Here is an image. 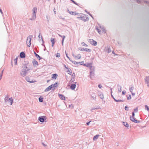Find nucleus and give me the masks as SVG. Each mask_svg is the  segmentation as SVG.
I'll return each mask as SVG.
<instances>
[{
	"label": "nucleus",
	"instance_id": "obj_24",
	"mask_svg": "<svg viewBox=\"0 0 149 149\" xmlns=\"http://www.w3.org/2000/svg\"><path fill=\"white\" fill-rule=\"evenodd\" d=\"M34 53L38 58L39 60L40 59V57L35 52H34Z\"/></svg>",
	"mask_w": 149,
	"mask_h": 149
},
{
	"label": "nucleus",
	"instance_id": "obj_22",
	"mask_svg": "<svg viewBox=\"0 0 149 149\" xmlns=\"http://www.w3.org/2000/svg\"><path fill=\"white\" fill-rule=\"evenodd\" d=\"M52 86V88H54L55 87H56L58 86V83H56L54 84H53L51 85Z\"/></svg>",
	"mask_w": 149,
	"mask_h": 149
},
{
	"label": "nucleus",
	"instance_id": "obj_30",
	"mask_svg": "<svg viewBox=\"0 0 149 149\" xmlns=\"http://www.w3.org/2000/svg\"><path fill=\"white\" fill-rule=\"evenodd\" d=\"M43 98L41 97H40L39 98V101L40 102H42L43 101V100H43Z\"/></svg>",
	"mask_w": 149,
	"mask_h": 149
},
{
	"label": "nucleus",
	"instance_id": "obj_34",
	"mask_svg": "<svg viewBox=\"0 0 149 149\" xmlns=\"http://www.w3.org/2000/svg\"><path fill=\"white\" fill-rule=\"evenodd\" d=\"M138 108H136V109H134V112H137L138 111Z\"/></svg>",
	"mask_w": 149,
	"mask_h": 149
},
{
	"label": "nucleus",
	"instance_id": "obj_23",
	"mask_svg": "<svg viewBox=\"0 0 149 149\" xmlns=\"http://www.w3.org/2000/svg\"><path fill=\"white\" fill-rule=\"evenodd\" d=\"M39 120L41 122H43L44 121V119L42 117H39Z\"/></svg>",
	"mask_w": 149,
	"mask_h": 149
},
{
	"label": "nucleus",
	"instance_id": "obj_19",
	"mask_svg": "<svg viewBox=\"0 0 149 149\" xmlns=\"http://www.w3.org/2000/svg\"><path fill=\"white\" fill-rule=\"evenodd\" d=\"M20 56L21 58H24L25 57V55L24 53L23 52H21L20 54Z\"/></svg>",
	"mask_w": 149,
	"mask_h": 149
},
{
	"label": "nucleus",
	"instance_id": "obj_1",
	"mask_svg": "<svg viewBox=\"0 0 149 149\" xmlns=\"http://www.w3.org/2000/svg\"><path fill=\"white\" fill-rule=\"evenodd\" d=\"M77 18L82 20L84 22H86L88 19V17L86 15L83 14H80L79 15V16L77 17Z\"/></svg>",
	"mask_w": 149,
	"mask_h": 149
},
{
	"label": "nucleus",
	"instance_id": "obj_50",
	"mask_svg": "<svg viewBox=\"0 0 149 149\" xmlns=\"http://www.w3.org/2000/svg\"><path fill=\"white\" fill-rule=\"evenodd\" d=\"M65 54H66V55H67V54H66V53H65Z\"/></svg>",
	"mask_w": 149,
	"mask_h": 149
},
{
	"label": "nucleus",
	"instance_id": "obj_7",
	"mask_svg": "<svg viewBox=\"0 0 149 149\" xmlns=\"http://www.w3.org/2000/svg\"><path fill=\"white\" fill-rule=\"evenodd\" d=\"M130 119L132 121L135 123H138L139 122V121L136 120L134 119V116H131L130 117Z\"/></svg>",
	"mask_w": 149,
	"mask_h": 149
},
{
	"label": "nucleus",
	"instance_id": "obj_33",
	"mask_svg": "<svg viewBox=\"0 0 149 149\" xmlns=\"http://www.w3.org/2000/svg\"><path fill=\"white\" fill-rule=\"evenodd\" d=\"M65 36H63V40H62V45H63V41H64V39L65 38Z\"/></svg>",
	"mask_w": 149,
	"mask_h": 149
},
{
	"label": "nucleus",
	"instance_id": "obj_12",
	"mask_svg": "<svg viewBox=\"0 0 149 149\" xmlns=\"http://www.w3.org/2000/svg\"><path fill=\"white\" fill-rule=\"evenodd\" d=\"M74 57L77 59H79L81 58V56L80 54H78L77 55L74 54Z\"/></svg>",
	"mask_w": 149,
	"mask_h": 149
},
{
	"label": "nucleus",
	"instance_id": "obj_20",
	"mask_svg": "<svg viewBox=\"0 0 149 149\" xmlns=\"http://www.w3.org/2000/svg\"><path fill=\"white\" fill-rule=\"evenodd\" d=\"M76 86L75 84H72L71 85L70 87V88L72 90H74L75 89Z\"/></svg>",
	"mask_w": 149,
	"mask_h": 149
},
{
	"label": "nucleus",
	"instance_id": "obj_21",
	"mask_svg": "<svg viewBox=\"0 0 149 149\" xmlns=\"http://www.w3.org/2000/svg\"><path fill=\"white\" fill-rule=\"evenodd\" d=\"M101 32H102V34H105L106 33V30H105V29H104V28H102Z\"/></svg>",
	"mask_w": 149,
	"mask_h": 149
},
{
	"label": "nucleus",
	"instance_id": "obj_9",
	"mask_svg": "<svg viewBox=\"0 0 149 149\" xmlns=\"http://www.w3.org/2000/svg\"><path fill=\"white\" fill-rule=\"evenodd\" d=\"M32 63L34 66L36 67L38 65V63L37 61L35 59H33L32 61Z\"/></svg>",
	"mask_w": 149,
	"mask_h": 149
},
{
	"label": "nucleus",
	"instance_id": "obj_4",
	"mask_svg": "<svg viewBox=\"0 0 149 149\" xmlns=\"http://www.w3.org/2000/svg\"><path fill=\"white\" fill-rule=\"evenodd\" d=\"M88 41L93 45L96 46L97 45V42L93 39H89Z\"/></svg>",
	"mask_w": 149,
	"mask_h": 149
},
{
	"label": "nucleus",
	"instance_id": "obj_36",
	"mask_svg": "<svg viewBox=\"0 0 149 149\" xmlns=\"http://www.w3.org/2000/svg\"><path fill=\"white\" fill-rule=\"evenodd\" d=\"M146 81H148L149 80V77H146Z\"/></svg>",
	"mask_w": 149,
	"mask_h": 149
},
{
	"label": "nucleus",
	"instance_id": "obj_38",
	"mask_svg": "<svg viewBox=\"0 0 149 149\" xmlns=\"http://www.w3.org/2000/svg\"><path fill=\"white\" fill-rule=\"evenodd\" d=\"M133 87H131L130 89V91L131 92H132V91L133 90Z\"/></svg>",
	"mask_w": 149,
	"mask_h": 149
},
{
	"label": "nucleus",
	"instance_id": "obj_11",
	"mask_svg": "<svg viewBox=\"0 0 149 149\" xmlns=\"http://www.w3.org/2000/svg\"><path fill=\"white\" fill-rule=\"evenodd\" d=\"M26 81H27V82H30V83H34V82H35L36 81H35V80H31L28 77V78H26Z\"/></svg>",
	"mask_w": 149,
	"mask_h": 149
},
{
	"label": "nucleus",
	"instance_id": "obj_10",
	"mask_svg": "<svg viewBox=\"0 0 149 149\" xmlns=\"http://www.w3.org/2000/svg\"><path fill=\"white\" fill-rule=\"evenodd\" d=\"M65 67L66 68V69L67 70V72H68V73L70 74H72V70L70 68H68L66 67L65 65Z\"/></svg>",
	"mask_w": 149,
	"mask_h": 149
},
{
	"label": "nucleus",
	"instance_id": "obj_48",
	"mask_svg": "<svg viewBox=\"0 0 149 149\" xmlns=\"http://www.w3.org/2000/svg\"><path fill=\"white\" fill-rule=\"evenodd\" d=\"M112 53H114L113 51L112 52Z\"/></svg>",
	"mask_w": 149,
	"mask_h": 149
},
{
	"label": "nucleus",
	"instance_id": "obj_26",
	"mask_svg": "<svg viewBox=\"0 0 149 149\" xmlns=\"http://www.w3.org/2000/svg\"><path fill=\"white\" fill-rule=\"evenodd\" d=\"M123 125L126 127H129V125H128V124H127V123H125V122H123Z\"/></svg>",
	"mask_w": 149,
	"mask_h": 149
},
{
	"label": "nucleus",
	"instance_id": "obj_43",
	"mask_svg": "<svg viewBox=\"0 0 149 149\" xmlns=\"http://www.w3.org/2000/svg\"><path fill=\"white\" fill-rule=\"evenodd\" d=\"M125 92H124V91L122 92V94L123 95H124L125 94Z\"/></svg>",
	"mask_w": 149,
	"mask_h": 149
},
{
	"label": "nucleus",
	"instance_id": "obj_32",
	"mask_svg": "<svg viewBox=\"0 0 149 149\" xmlns=\"http://www.w3.org/2000/svg\"><path fill=\"white\" fill-rule=\"evenodd\" d=\"M60 56V54L59 53H57L56 54V57H59Z\"/></svg>",
	"mask_w": 149,
	"mask_h": 149
},
{
	"label": "nucleus",
	"instance_id": "obj_39",
	"mask_svg": "<svg viewBox=\"0 0 149 149\" xmlns=\"http://www.w3.org/2000/svg\"><path fill=\"white\" fill-rule=\"evenodd\" d=\"M72 2L73 3H74V4H77L76 3V2L73 0H71Z\"/></svg>",
	"mask_w": 149,
	"mask_h": 149
},
{
	"label": "nucleus",
	"instance_id": "obj_42",
	"mask_svg": "<svg viewBox=\"0 0 149 149\" xmlns=\"http://www.w3.org/2000/svg\"><path fill=\"white\" fill-rule=\"evenodd\" d=\"M132 116H134V112H133L132 113Z\"/></svg>",
	"mask_w": 149,
	"mask_h": 149
},
{
	"label": "nucleus",
	"instance_id": "obj_18",
	"mask_svg": "<svg viewBox=\"0 0 149 149\" xmlns=\"http://www.w3.org/2000/svg\"><path fill=\"white\" fill-rule=\"evenodd\" d=\"M58 96L60 97V98L61 99H62V100H65V98L64 96L63 95L59 94Z\"/></svg>",
	"mask_w": 149,
	"mask_h": 149
},
{
	"label": "nucleus",
	"instance_id": "obj_40",
	"mask_svg": "<svg viewBox=\"0 0 149 149\" xmlns=\"http://www.w3.org/2000/svg\"><path fill=\"white\" fill-rule=\"evenodd\" d=\"M98 86L100 88H101L102 87V86L100 84H99Z\"/></svg>",
	"mask_w": 149,
	"mask_h": 149
},
{
	"label": "nucleus",
	"instance_id": "obj_17",
	"mask_svg": "<svg viewBox=\"0 0 149 149\" xmlns=\"http://www.w3.org/2000/svg\"><path fill=\"white\" fill-rule=\"evenodd\" d=\"M58 75L56 74H52V79H56Z\"/></svg>",
	"mask_w": 149,
	"mask_h": 149
},
{
	"label": "nucleus",
	"instance_id": "obj_47",
	"mask_svg": "<svg viewBox=\"0 0 149 149\" xmlns=\"http://www.w3.org/2000/svg\"><path fill=\"white\" fill-rule=\"evenodd\" d=\"M134 95V93H132V95Z\"/></svg>",
	"mask_w": 149,
	"mask_h": 149
},
{
	"label": "nucleus",
	"instance_id": "obj_25",
	"mask_svg": "<svg viewBox=\"0 0 149 149\" xmlns=\"http://www.w3.org/2000/svg\"><path fill=\"white\" fill-rule=\"evenodd\" d=\"M99 135H96L93 138V139L94 140H95L96 139H97L99 137Z\"/></svg>",
	"mask_w": 149,
	"mask_h": 149
},
{
	"label": "nucleus",
	"instance_id": "obj_8",
	"mask_svg": "<svg viewBox=\"0 0 149 149\" xmlns=\"http://www.w3.org/2000/svg\"><path fill=\"white\" fill-rule=\"evenodd\" d=\"M81 51H86L87 52H91V50L90 49H87V48H82L81 49Z\"/></svg>",
	"mask_w": 149,
	"mask_h": 149
},
{
	"label": "nucleus",
	"instance_id": "obj_45",
	"mask_svg": "<svg viewBox=\"0 0 149 149\" xmlns=\"http://www.w3.org/2000/svg\"><path fill=\"white\" fill-rule=\"evenodd\" d=\"M148 86H149V82H147Z\"/></svg>",
	"mask_w": 149,
	"mask_h": 149
},
{
	"label": "nucleus",
	"instance_id": "obj_35",
	"mask_svg": "<svg viewBox=\"0 0 149 149\" xmlns=\"http://www.w3.org/2000/svg\"><path fill=\"white\" fill-rule=\"evenodd\" d=\"M128 108V107L127 106H125V110H127Z\"/></svg>",
	"mask_w": 149,
	"mask_h": 149
},
{
	"label": "nucleus",
	"instance_id": "obj_13",
	"mask_svg": "<svg viewBox=\"0 0 149 149\" xmlns=\"http://www.w3.org/2000/svg\"><path fill=\"white\" fill-rule=\"evenodd\" d=\"M69 13L71 15H76L79 14L78 13H77L76 12H73L72 11H70L68 10Z\"/></svg>",
	"mask_w": 149,
	"mask_h": 149
},
{
	"label": "nucleus",
	"instance_id": "obj_16",
	"mask_svg": "<svg viewBox=\"0 0 149 149\" xmlns=\"http://www.w3.org/2000/svg\"><path fill=\"white\" fill-rule=\"evenodd\" d=\"M96 29L97 32H98V33L100 34H102V32H101L102 28L101 27H100L99 28H98L97 27L96 28Z\"/></svg>",
	"mask_w": 149,
	"mask_h": 149
},
{
	"label": "nucleus",
	"instance_id": "obj_15",
	"mask_svg": "<svg viewBox=\"0 0 149 149\" xmlns=\"http://www.w3.org/2000/svg\"><path fill=\"white\" fill-rule=\"evenodd\" d=\"M52 88V86L50 85V86H49V87H48L47 88L45 89V92L48 91H49Z\"/></svg>",
	"mask_w": 149,
	"mask_h": 149
},
{
	"label": "nucleus",
	"instance_id": "obj_29",
	"mask_svg": "<svg viewBox=\"0 0 149 149\" xmlns=\"http://www.w3.org/2000/svg\"><path fill=\"white\" fill-rule=\"evenodd\" d=\"M145 108L148 111H149V107L148 106L146 105H145Z\"/></svg>",
	"mask_w": 149,
	"mask_h": 149
},
{
	"label": "nucleus",
	"instance_id": "obj_44",
	"mask_svg": "<svg viewBox=\"0 0 149 149\" xmlns=\"http://www.w3.org/2000/svg\"><path fill=\"white\" fill-rule=\"evenodd\" d=\"M90 122V121L88 122V123H87V125H89V124Z\"/></svg>",
	"mask_w": 149,
	"mask_h": 149
},
{
	"label": "nucleus",
	"instance_id": "obj_6",
	"mask_svg": "<svg viewBox=\"0 0 149 149\" xmlns=\"http://www.w3.org/2000/svg\"><path fill=\"white\" fill-rule=\"evenodd\" d=\"M8 97H6V98L5 100V102H6L10 103V105H12L13 102V99L12 98H9L8 99Z\"/></svg>",
	"mask_w": 149,
	"mask_h": 149
},
{
	"label": "nucleus",
	"instance_id": "obj_28",
	"mask_svg": "<svg viewBox=\"0 0 149 149\" xmlns=\"http://www.w3.org/2000/svg\"><path fill=\"white\" fill-rule=\"evenodd\" d=\"M18 58V57H17L15 59H14V61L16 65L17 64V59Z\"/></svg>",
	"mask_w": 149,
	"mask_h": 149
},
{
	"label": "nucleus",
	"instance_id": "obj_5",
	"mask_svg": "<svg viewBox=\"0 0 149 149\" xmlns=\"http://www.w3.org/2000/svg\"><path fill=\"white\" fill-rule=\"evenodd\" d=\"M31 36L28 37L27 39L26 44L28 47H30L31 45Z\"/></svg>",
	"mask_w": 149,
	"mask_h": 149
},
{
	"label": "nucleus",
	"instance_id": "obj_31",
	"mask_svg": "<svg viewBox=\"0 0 149 149\" xmlns=\"http://www.w3.org/2000/svg\"><path fill=\"white\" fill-rule=\"evenodd\" d=\"M114 100L116 102H122L123 101V100H117L116 99H115L114 98H113Z\"/></svg>",
	"mask_w": 149,
	"mask_h": 149
},
{
	"label": "nucleus",
	"instance_id": "obj_14",
	"mask_svg": "<svg viewBox=\"0 0 149 149\" xmlns=\"http://www.w3.org/2000/svg\"><path fill=\"white\" fill-rule=\"evenodd\" d=\"M55 38H51V41L52 44V47L54 46V45L55 42Z\"/></svg>",
	"mask_w": 149,
	"mask_h": 149
},
{
	"label": "nucleus",
	"instance_id": "obj_27",
	"mask_svg": "<svg viewBox=\"0 0 149 149\" xmlns=\"http://www.w3.org/2000/svg\"><path fill=\"white\" fill-rule=\"evenodd\" d=\"M81 44L83 46L87 47L88 46V45L86 44L84 42H82L81 43Z\"/></svg>",
	"mask_w": 149,
	"mask_h": 149
},
{
	"label": "nucleus",
	"instance_id": "obj_46",
	"mask_svg": "<svg viewBox=\"0 0 149 149\" xmlns=\"http://www.w3.org/2000/svg\"><path fill=\"white\" fill-rule=\"evenodd\" d=\"M92 17V15L90 13H88Z\"/></svg>",
	"mask_w": 149,
	"mask_h": 149
},
{
	"label": "nucleus",
	"instance_id": "obj_41",
	"mask_svg": "<svg viewBox=\"0 0 149 149\" xmlns=\"http://www.w3.org/2000/svg\"><path fill=\"white\" fill-rule=\"evenodd\" d=\"M118 90V91L119 92H120L121 91V88H120V89H119Z\"/></svg>",
	"mask_w": 149,
	"mask_h": 149
},
{
	"label": "nucleus",
	"instance_id": "obj_49",
	"mask_svg": "<svg viewBox=\"0 0 149 149\" xmlns=\"http://www.w3.org/2000/svg\"><path fill=\"white\" fill-rule=\"evenodd\" d=\"M65 54H66V55H67V54H66V53H65Z\"/></svg>",
	"mask_w": 149,
	"mask_h": 149
},
{
	"label": "nucleus",
	"instance_id": "obj_37",
	"mask_svg": "<svg viewBox=\"0 0 149 149\" xmlns=\"http://www.w3.org/2000/svg\"><path fill=\"white\" fill-rule=\"evenodd\" d=\"M131 96L130 95H129V97H127V99L129 100V99H130L131 98Z\"/></svg>",
	"mask_w": 149,
	"mask_h": 149
},
{
	"label": "nucleus",
	"instance_id": "obj_2",
	"mask_svg": "<svg viewBox=\"0 0 149 149\" xmlns=\"http://www.w3.org/2000/svg\"><path fill=\"white\" fill-rule=\"evenodd\" d=\"M29 70V69L26 66H24L21 72V75L23 77L25 76L27 72Z\"/></svg>",
	"mask_w": 149,
	"mask_h": 149
},
{
	"label": "nucleus",
	"instance_id": "obj_3",
	"mask_svg": "<svg viewBox=\"0 0 149 149\" xmlns=\"http://www.w3.org/2000/svg\"><path fill=\"white\" fill-rule=\"evenodd\" d=\"M33 17L32 19H35L36 18V13L37 11V9L36 7H34L33 10Z\"/></svg>",
	"mask_w": 149,
	"mask_h": 149
}]
</instances>
